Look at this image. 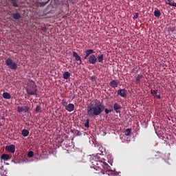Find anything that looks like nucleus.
Listing matches in <instances>:
<instances>
[{"label": "nucleus", "mask_w": 176, "mask_h": 176, "mask_svg": "<svg viewBox=\"0 0 176 176\" xmlns=\"http://www.w3.org/2000/svg\"><path fill=\"white\" fill-rule=\"evenodd\" d=\"M155 96H156L155 97L157 99H160V95H155Z\"/></svg>", "instance_id": "36"}, {"label": "nucleus", "mask_w": 176, "mask_h": 176, "mask_svg": "<svg viewBox=\"0 0 176 176\" xmlns=\"http://www.w3.org/2000/svg\"><path fill=\"white\" fill-rule=\"evenodd\" d=\"M73 57L75 58V60L77 62H79L77 63L78 65H80L82 64V58L78 54V53H76V52H73Z\"/></svg>", "instance_id": "7"}, {"label": "nucleus", "mask_w": 176, "mask_h": 176, "mask_svg": "<svg viewBox=\"0 0 176 176\" xmlns=\"http://www.w3.org/2000/svg\"><path fill=\"white\" fill-rule=\"evenodd\" d=\"M6 65L9 67L11 70H16L18 67V65L13 62V60L11 58H8V59L6 60Z\"/></svg>", "instance_id": "5"}, {"label": "nucleus", "mask_w": 176, "mask_h": 176, "mask_svg": "<svg viewBox=\"0 0 176 176\" xmlns=\"http://www.w3.org/2000/svg\"><path fill=\"white\" fill-rule=\"evenodd\" d=\"M63 78L65 80H67V79H69L70 76H71V74H70V72H65L63 73Z\"/></svg>", "instance_id": "16"}, {"label": "nucleus", "mask_w": 176, "mask_h": 176, "mask_svg": "<svg viewBox=\"0 0 176 176\" xmlns=\"http://www.w3.org/2000/svg\"><path fill=\"white\" fill-rule=\"evenodd\" d=\"M16 150L15 145L11 144L10 146H6V151L10 153H14Z\"/></svg>", "instance_id": "6"}, {"label": "nucleus", "mask_w": 176, "mask_h": 176, "mask_svg": "<svg viewBox=\"0 0 176 176\" xmlns=\"http://www.w3.org/2000/svg\"><path fill=\"white\" fill-rule=\"evenodd\" d=\"M109 85H110V87H111V88L116 89V88H117L118 86V82L117 80H113L112 81H111V82H109Z\"/></svg>", "instance_id": "12"}, {"label": "nucleus", "mask_w": 176, "mask_h": 176, "mask_svg": "<svg viewBox=\"0 0 176 176\" xmlns=\"http://www.w3.org/2000/svg\"><path fill=\"white\" fill-rule=\"evenodd\" d=\"M41 31L43 32H47V28L46 27L41 26Z\"/></svg>", "instance_id": "32"}, {"label": "nucleus", "mask_w": 176, "mask_h": 176, "mask_svg": "<svg viewBox=\"0 0 176 176\" xmlns=\"http://www.w3.org/2000/svg\"><path fill=\"white\" fill-rule=\"evenodd\" d=\"M29 109H30V107L25 106V107H23V112H25V113H28Z\"/></svg>", "instance_id": "29"}, {"label": "nucleus", "mask_w": 176, "mask_h": 176, "mask_svg": "<svg viewBox=\"0 0 176 176\" xmlns=\"http://www.w3.org/2000/svg\"><path fill=\"white\" fill-rule=\"evenodd\" d=\"M166 5H169L170 6H173L176 8V2L173 1L171 2L170 0H164Z\"/></svg>", "instance_id": "15"}, {"label": "nucleus", "mask_w": 176, "mask_h": 176, "mask_svg": "<svg viewBox=\"0 0 176 176\" xmlns=\"http://www.w3.org/2000/svg\"><path fill=\"white\" fill-rule=\"evenodd\" d=\"M90 80H91V82H96V77L95 76H92L91 78H90Z\"/></svg>", "instance_id": "33"}, {"label": "nucleus", "mask_w": 176, "mask_h": 176, "mask_svg": "<svg viewBox=\"0 0 176 176\" xmlns=\"http://www.w3.org/2000/svg\"><path fill=\"white\" fill-rule=\"evenodd\" d=\"M85 56H84V60H87L88 57H90L91 55H93L92 54H95V51L89 49L86 51H85Z\"/></svg>", "instance_id": "8"}, {"label": "nucleus", "mask_w": 176, "mask_h": 176, "mask_svg": "<svg viewBox=\"0 0 176 176\" xmlns=\"http://www.w3.org/2000/svg\"><path fill=\"white\" fill-rule=\"evenodd\" d=\"M113 176H116V175H113Z\"/></svg>", "instance_id": "38"}, {"label": "nucleus", "mask_w": 176, "mask_h": 176, "mask_svg": "<svg viewBox=\"0 0 176 176\" xmlns=\"http://www.w3.org/2000/svg\"><path fill=\"white\" fill-rule=\"evenodd\" d=\"M10 2L14 8H19V4H17V0H10Z\"/></svg>", "instance_id": "20"}, {"label": "nucleus", "mask_w": 176, "mask_h": 176, "mask_svg": "<svg viewBox=\"0 0 176 176\" xmlns=\"http://www.w3.org/2000/svg\"><path fill=\"white\" fill-rule=\"evenodd\" d=\"M126 89H118V95L121 96L123 98H125L126 96Z\"/></svg>", "instance_id": "9"}, {"label": "nucleus", "mask_w": 176, "mask_h": 176, "mask_svg": "<svg viewBox=\"0 0 176 176\" xmlns=\"http://www.w3.org/2000/svg\"><path fill=\"white\" fill-rule=\"evenodd\" d=\"M34 156V152L33 151H30L28 153V157L32 158Z\"/></svg>", "instance_id": "28"}, {"label": "nucleus", "mask_w": 176, "mask_h": 176, "mask_svg": "<svg viewBox=\"0 0 176 176\" xmlns=\"http://www.w3.org/2000/svg\"><path fill=\"white\" fill-rule=\"evenodd\" d=\"M75 106L72 103H69L65 107V109H66L68 112L71 113L74 111Z\"/></svg>", "instance_id": "10"}, {"label": "nucleus", "mask_w": 176, "mask_h": 176, "mask_svg": "<svg viewBox=\"0 0 176 176\" xmlns=\"http://www.w3.org/2000/svg\"><path fill=\"white\" fill-rule=\"evenodd\" d=\"M154 15L156 18H159L160 15H162V12H160L159 9H155L154 12Z\"/></svg>", "instance_id": "21"}, {"label": "nucleus", "mask_w": 176, "mask_h": 176, "mask_svg": "<svg viewBox=\"0 0 176 176\" xmlns=\"http://www.w3.org/2000/svg\"><path fill=\"white\" fill-rule=\"evenodd\" d=\"M35 112L38 113H41V107L40 106H37L35 109Z\"/></svg>", "instance_id": "30"}, {"label": "nucleus", "mask_w": 176, "mask_h": 176, "mask_svg": "<svg viewBox=\"0 0 176 176\" xmlns=\"http://www.w3.org/2000/svg\"><path fill=\"white\" fill-rule=\"evenodd\" d=\"M21 134L23 137L27 138L29 135L30 132L28 129H23Z\"/></svg>", "instance_id": "19"}, {"label": "nucleus", "mask_w": 176, "mask_h": 176, "mask_svg": "<svg viewBox=\"0 0 176 176\" xmlns=\"http://www.w3.org/2000/svg\"><path fill=\"white\" fill-rule=\"evenodd\" d=\"M12 15V18L15 20H19L21 19V15L20 14L19 12L13 13Z\"/></svg>", "instance_id": "14"}, {"label": "nucleus", "mask_w": 176, "mask_h": 176, "mask_svg": "<svg viewBox=\"0 0 176 176\" xmlns=\"http://www.w3.org/2000/svg\"><path fill=\"white\" fill-rule=\"evenodd\" d=\"M11 157L8 154H2L1 156V160L8 161V160H10Z\"/></svg>", "instance_id": "13"}, {"label": "nucleus", "mask_w": 176, "mask_h": 176, "mask_svg": "<svg viewBox=\"0 0 176 176\" xmlns=\"http://www.w3.org/2000/svg\"><path fill=\"white\" fill-rule=\"evenodd\" d=\"M2 97L4 98V99H11V95L10 94H8V92H5L3 94H2Z\"/></svg>", "instance_id": "18"}, {"label": "nucleus", "mask_w": 176, "mask_h": 176, "mask_svg": "<svg viewBox=\"0 0 176 176\" xmlns=\"http://www.w3.org/2000/svg\"><path fill=\"white\" fill-rule=\"evenodd\" d=\"M38 86L34 83L30 85L29 88L26 89L27 94L28 96H37Z\"/></svg>", "instance_id": "3"}, {"label": "nucleus", "mask_w": 176, "mask_h": 176, "mask_svg": "<svg viewBox=\"0 0 176 176\" xmlns=\"http://www.w3.org/2000/svg\"><path fill=\"white\" fill-rule=\"evenodd\" d=\"M62 104L64 107H65L66 106H68L67 101L65 100H63Z\"/></svg>", "instance_id": "31"}, {"label": "nucleus", "mask_w": 176, "mask_h": 176, "mask_svg": "<svg viewBox=\"0 0 176 176\" xmlns=\"http://www.w3.org/2000/svg\"><path fill=\"white\" fill-rule=\"evenodd\" d=\"M157 93H158V90L157 89H151V94L152 96H157Z\"/></svg>", "instance_id": "25"}, {"label": "nucleus", "mask_w": 176, "mask_h": 176, "mask_svg": "<svg viewBox=\"0 0 176 176\" xmlns=\"http://www.w3.org/2000/svg\"><path fill=\"white\" fill-rule=\"evenodd\" d=\"M49 1H42V2H39V7L41 8V7H44L47 4L49 3Z\"/></svg>", "instance_id": "23"}, {"label": "nucleus", "mask_w": 176, "mask_h": 176, "mask_svg": "<svg viewBox=\"0 0 176 176\" xmlns=\"http://www.w3.org/2000/svg\"><path fill=\"white\" fill-rule=\"evenodd\" d=\"M87 59H88V63L90 65H96L97 62H98L99 63H103L104 55L100 52V53L98 54L97 57L96 56V55L92 54V55H90L87 58Z\"/></svg>", "instance_id": "2"}, {"label": "nucleus", "mask_w": 176, "mask_h": 176, "mask_svg": "<svg viewBox=\"0 0 176 176\" xmlns=\"http://www.w3.org/2000/svg\"><path fill=\"white\" fill-rule=\"evenodd\" d=\"M76 136H80L82 135V133H80L79 131H77V133L76 134Z\"/></svg>", "instance_id": "35"}, {"label": "nucleus", "mask_w": 176, "mask_h": 176, "mask_svg": "<svg viewBox=\"0 0 176 176\" xmlns=\"http://www.w3.org/2000/svg\"><path fill=\"white\" fill-rule=\"evenodd\" d=\"M138 15H139L138 12H135V14H134V16H133V19H138Z\"/></svg>", "instance_id": "34"}, {"label": "nucleus", "mask_w": 176, "mask_h": 176, "mask_svg": "<svg viewBox=\"0 0 176 176\" xmlns=\"http://www.w3.org/2000/svg\"><path fill=\"white\" fill-rule=\"evenodd\" d=\"M121 105L120 104H118V103H114L113 104V109L115 111L116 113H120V109H121Z\"/></svg>", "instance_id": "11"}, {"label": "nucleus", "mask_w": 176, "mask_h": 176, "mask_svg": "<svg viewBox=\"0 0 176 176\" xmlns=\"http://www.w3.org/2000/svg\"><path fill=\"white\" fill-rule=\"evenodd\" d=\"M91 168H93L95 170L98 171L96 173H99L102 172L104 166L101 164L100 162L94 161L91 162Z\"/></svg>", "instance_id": "4"}, {"label": "nucleus", "mask_w": 176, "mask_h": 176, "mask_svg": "<svg viewBox=\"0 0 176 176\" xmlns=\"http://www.w3.org/2000/svg\"><path fill=\"white\" fill-rule=\"evenodd\" d=\"M143 76L141 74H138V77H136L135 84L138 85L141 82V80L142 79Z\"/></svg>", "instance_id": "17"}, {"label": "nucleus", "mask_w": 176, "mask_h": 176, "mask_svg": "<svg viewBox=\"0 0 176 176\" xmlns=\"http://www.w3.org/2000/svg\"><path fill=\"white\" fill-rule=\"evenodd\" d=\"M104 110V106L98 100H92L87 106V115L89 117L98 116Z\"/></svg>", "instance_id": "1"}, {"label": "nucleus", "mask_w": 176, "mask_h": 176, "mask_svg": "<svg viewBox=\"0 0 176 176\" xmlns=\"http://www.w3.org/2000/svg\"><path fill=\"white\" fill-rule=\"evenodd\" d=\"M17 111H18L19 113H21L23 112V107L19 106L17 107Z\"/></svg>", "instance_id": "27"}, {"label": "nucleus", "mask_w": 176, "mask_h": 176, "mask_svg": "<svg viewBox=\"0 0 176 176\" xmlns=\"http://www.w3.org/2000/svg\"><path fill=\"white\" fill-rule=\"evenodd\" d=\"M47 1L50 2V0H47Z\"/></svg>", "instance_id": "37"}, {"label": "nucleus", "mask_w": 176, "mask_h": 176, "mask_svg": "<svg viewBox=\"0 0 176 176\" xmlns=\"http://www.w3.org/2000/svg\"><path fill=\"white\" fill-rule=\"evenodd\" d=\"M131 133H132V129L130 128L126 129L124 132V135L126 136H129Z\"/></svg>", "instance_id": "22"}, {"label": "nucleus", "mask_w": 176, "mask_h": 176, "mask_svg": "<svg viewBox=\"0 0 176 176\" xmlns=\"http://www.w3.org/2000/svg\"><path fill=\"white\" fill-rule=\"evenodd\" d=\"M89 123H90V120L88 118L87 120H86V122H85V124H84L85 127V128H89V127H90Z\"/></svg>", "instance_id": "24"}, {"label": "nucleus", "mask_w": 176, "mask_h": 176, "mask_svg": "<svg viewBox=\"0 0 176 176\" xmlns=\"http://www.w3.org/2000/svg\"><path fill=\"white\" fill-rule=\"evenodd\" d=\"M103 111H104V113L107 115H108L109 113H111L113 111V108H111V109L109 110L108 109L104 108V110H103Z\"/></svg>", "instance_id": "26"}]
</instances>
